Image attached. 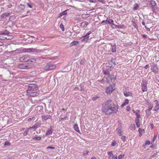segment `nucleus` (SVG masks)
<instances>
[{
	"label": "nucleus",
	"instance_id": "11",
	"mask_svg": "<svg viewBox=\"0 0 159 159\" xmlns=\"http://www.w3.org/2000/svg\"><path fill=\"white\" fill-rule=\"evenodd\" d=\"M18 67L22 69H27L28 68V66L25 64H21L18 66Z\"/></svg>",
	"mask_w": 159,
	"mask_h": 159
},
{
	"label": "nucleus",
	"instance_id": "41",
	"mask_svg": "<svg viewBox=\"0 0 159 159\" xmlns=\"http://www.w3.org/2000/svg\"><path fill=\"white\" fill-rule=\"evenodd\" d=\"M116 144V141L114 140L111 143V146H115Z\"/></svg>",
	"mask_w": 159,
	"mask_h": 159
},
{
	"label": "nucleus",
	"instance_id": "25",
	"mask_svg": "<svg viewBox=\"0 0 159 159\" xmlns=\"http://www.w3.org/2000/svg\"><path fill=\"white\" fill-rule=\"evenodd\" d=\"M138 131L139 133V136L141 137L143 133L144 132V130L143 129H141V128H139Z\"/></svg>",
	"mask_w": 159,
	"mask_h": 159
},
{
	"label": "nucleus",
	"instance_id": "4",
	"mask_svg": "<svg viewBox=\"0 0 159 159\" xmlns=\"http://www.w3.org/2000/svg\"><path fill=\"white\" fill-rule=\"evenodd\" d=\"M56 67L55 65L48 63L44 67V69L45 70H51L55 68Z\"/></svg>",
	"mask_w": 159,
	"mask_h": 159
},
{
	"label": "nucleus",
	"instance_id": "54",
	"mask_svg": "<svg viewBox=\"0 0 159 159\" xmlns=\"http://www.w3.org/2000/svg\"><path fill=\"white\" fill-rule=\"evenodd\" d=\"M136 125L137 127H139L140 126V123H136Z\"/></svg>",
	"mask_w": 159,
	"mask_h": 159
},
{
	"label": "nucleus",
	"instance_id": "18",
	"mask_svg": "<svg viewBox=\"0 0 159 159\" xmlns=\"http://www.w3.org/2000/svg\"><path fill=\"white\" fill-rule=\"evenodd\" d=\"M42 138V137H41L40 136H35L33 137L32 139L34 140L39 141L41 140Z\"/></svg>",
	"mask_w": 159,
	"mask_h": 159
},
{
	"label": "nucleus",
	"instance_id": "39",
	"mask_svg": "<svg viewBox=\"0 0 159 159\" xmlns=\"http://www.w3.org/2000/svg\"><path fill=\"white\" fill-rule=\"evenodd\" d=\"M67 118V117L66 116L63 118H60L59 119V122H61L63 120H65Z\"/></svg>",
	"mask_w": 159,
	"mask_h": 159
},
{
	"label": "nucleus",
	"instance_id": "13",
	"mask_svg": "<svg viewBox=\"0 0 159 159\" xmlns=\"http://www.w3.org/2000/svg\"><path fill=\"white\" fill-rule=\"evenodd\" d=\"M89 36L85 35L81 38V40L82 42H87L89 39Z\"/></svg>",
	"mask_w": 159,
	"mask_h": 159
},
{
	"label": "nucleus",
	"instance_id": "2",
	"mask_svg": "<svg viewBox=\"0 0 159 159\" xmlns=\"http://www.w3.org/2000/svg\"><path fill=\"white\" fill-rule=\"evenodd\" d=\"M27 86L28 89L27 90V95L30 97H34L38 95L39 93L38 86L35 84H30Z\"/></svg>",
	"mask_w": 159,
	"mask_h": 159
},
{
	"label": "nucleus",
	"instance_id": "63",
	"mask_svg": "<svg viewBox=\"0 0 159 159\" xmlns=\"http://www.w3.org/2000/svg\"><path fill=\"white\" fill-rule=\"evenodd\" d=\"M74 90H79V88L77 87H76L74 88Z\"/></svg>",
	"mask_w": 159,
	"mask_h": 159
},
{
	"label": "nucleus",
	"instance_id": "9",
	"mask_svg": "<svg viewBox=\"0 0 159 159\" xmlns=\"http://www.w3.org/2000/svg\"><path fill=\"white\" fill-rule=\"evenodd\" d=\"M113 90V89L112 87L110 86L106 89V91L107 93L110 94Z\"/></svg>",
	"mask_w": 159,
	"mask_h": 159
},
{
	"label": "nucleus",
	"instance_id": "53",
	"mask_svg": "<svg viewBox=\"0 0 159 159\" xmlns=\"http://www.w3.org/2000/svg\"><path fill=\"white\" fill-rule=\"evenodd\" d=\"M34 118V117H33L31 118H29L28 120V121L29 122L31 121V120H33V119Z\"/></svg>",
	"mask_w": 159,
	"mask_h": 159
},
{
	"label": "nucleus",
	"instance_id": "3",
	"mask_svg": "<svg viewBox=\"0 0 159 159\" xmlns=\"http://www.w3.org/2000/svg\"><path fill=\"white\" fill-rule=\"evenodd\" d=\"M147 84L148 83L146 80H142L141 84V86L142 87V90L143 92L147 91L148 90Z\"/></svg>",
	"mask_w": 159,
	"mask_h": 159
},
{
	"label": "nucleus",
	"instance_id": "43",
	"mask_svg": "<svg viewBox=\"0 0 159 159\" xmlns=\"http://www.w3.org/2000/svg\"><path fill=\"white\" fill-rule=\"evenodd\" d=\"M27 6L30 8H32L33 7L32 6L31 4H30V3H27Z\"/></svg>",
	"mask_w": 159,
	"mask_h": 159
},
{
	"label": "nucleus",
	"instance_id": "44",
	"mask_svg": "<svg viewBox=\"0 0 159 159\" xmlns=\"http://www.w3.org/2000/svg\"><path fill=\"white\" fill-rule=\"evenodd\" d=\"M47 149H55V147H51V146H48L46 148Z\"/></svg>",
	"mask_w": 159,
	"mask_h": 159
},
{
	"label": "nucleus",
	"instance_id": "33",
	"mask_svg": "<svg viewBox=\"0 0 159 159\" xmlns=\"http://www.w3.org/2000/svg\"><path fill=\"white\" fill-rule=\"evenodd\" d=\"M78 43V41H73L70 43V45L71 46H72L74 45H76Z\"/></svg>",
	"mask_w": 159,
	"mask_h": 159
},
{
	"label": "nucleus",
	"instance_id": "37",
	"mask_svg": "<svg viewBox=\"0 0 159 159\" xmlns=\"http://www.w3.org/2000/svg\"><path fill=\"white\" fill-rule=\"evenodd\" d=\"M116 27L117 28H118L120 29V28H124V25H116Z\"/></svg>",
	"mask_w": 159,
	"mask_h": 159
},
{
	"label": "nucleus",
	"instance_id": "60",
	"mask_svg": "<svg viewBox=\"0 0 159 159\" xmlns=\"http://www.w3.org/2000/svg\"><path fill=\"white\" fill-rule=\"evenodd\" d=\"M149 65L148 64L146 65L145 66L144 68L145 69H147L149 67Z\"/></svg>",
	"mask_w": 159,
	"mask_h": 159
},
{
	"label": "nucleus",
	"instance_id": "15",
	"mask_svg": "<svg viewBox=\"0 0 159 159\" xmlns=\"http://www.w3.org/2000/svg\"><path fill=\"white\" fill-rule=\"evenodd\" d=\"M89 24L88 22L87 21H83L81 23V26L83 28L86 27Z\"/></svg>",
	"mask_w": 159,
	"mask_h": 159
},
{
	"label": "nucleus",
	"instance_id": "36",
	"mask_svg": "<svg viewBox=\"0 0 159 159\" xmlns=\"http://www.w3.org/2000/svg\"><path fill=\"white\" fill-rule=\"evenodd\" d=\"M60 28L61 29L62 31H64V28L63 25L62 23L60 24Z\"/></svg>",
	"mask_w": 159,
	"mask_h": 159
},
{
	"label": "nucleus",
	"instance_id": "35",
	"mask_svg": "<svg viewBox=\"0 0 159 159\" xmlns=\"http://www.w3.org/2000/svg\"><path fill=\"white\" fill-rule=\"evenodd\" d=\"M31 128V127L28 128L26 130H25L23 133V135L24 136H26L28 133L29 132V129Z\"/></svg>",
	"mask_w": 159,
	"mask_h": 159
},
{
	"label": "nucleus",
	"instance_id": "28",
	"mask_svg": "<svg viewBox=\"0 0 159 159\" xmlns=\"http://www.w3.org/2000/svg\"><path fill=\"white\" fill-rule=\"evenodd\" d=\"M116 130L119 134H120V135H121L122 134V132L121 131V128L119 127Z\"/></svg>",
	"mask_w": 159,
	"mask_h": 159
},
{
	"label": "nucleus",
	"instance_id": "31",
	"mask_svg": "<svg viewBox=\"0 0 159 159\" xmlns=\"http://www.w3.org/2000/svg\"><path fill=\"white\" fill-rule=\"evenodd\" d=\"M139 7V5L138 4V3H136V4H135L134 5V7L133 8V10L134 11H135V10H136Z\"/></svg>",
	"mask_w": 159,
	"mask_h": 159
},
{
	"label": "nucleus",
	"instance_id": "17",
	"mask_svg": "<svg viewBox=\"0 0 159 159\" xmlns=\"http://www.w3.org/2000/svg\"><path fill=\"white\" fill-rule=\"evenodd\" d=\"M151 70L153 71L157 72L158 71V69L157 66L155 65L152 66V67L151 68Z\"/></svg>",
	"mask_w": 159,
	"mask_h": 159
},
{
	"label": "nucleus",
	"instance_id": "26",
	"mask_svg": "<svg viewBox=\"0 0 159 159\" xmlns=\"http://www.w3.org/2000/svg\"><path fill=\"white\" fill-rule=\"evenodd\" d=\"M112 48L111 51L112 52H116V46L115 45H111Z\"/></svg>",
	"mask_w": 159,
	"mask_h": 159
},
{
	"label": "nucleus",
	"instance_id": "12",
	"mask_svg": "<svg viewBox=\"0 0 159 159\" xmlns=\"http://www.w3.org/2000/svg\"><path fill=\"white\" fill-rule=\"evenodd\" d=\"M30 59H29V61H28V63H34L36 61V59L35 58L30 56Z\"/></svg>",
	"mask_w": 159,
	"mask_h": 159
},
{
	"label": "nucleus",
	"instance_id": "52",
	"mask_svg": "<svg viewBox=\"0 0 159 159\" xmlns=\"http://www.w3.org/2000/svg\"><path fill=\"white\" fill-rule=\"evenodd\" d=\"M139 121H140V120H139V119H138V118L135 119V123H139Z\"/></svg>",
	"mask_w": 159,
	"mask_h": 159
},
{
	"label": "nucleus",
	"instance_id": "30",
	"mask_svg": "<svg viewBox=\"0 0 159 159\" xmlns=\"http://www.w3.org/2000/svg\"><path fill=\"white\" fill-rule=\"evenodd\" d=\"M150 4L152 7H154L156 5V3L154 1L151 0V2H150Z\"/></svg>",
	"mask_w": 159,
	"mask_h": 159
},
{
	"label": "nucleus",
	"instance_id": "40",
	"mask_svg": "<svg viewBox=\"0 0 159 159\" xmlns=\"http://www.w3.org/2000/svg\"><path fill=\"white\" fill-rule=\"evenodd\" d=\"M10 145V143L8 141H6L4 143V145L9 146Z\"/></svg>",
	"mask_w": 159,
	"mask_h": 159
},
{
	"label": "nucleus",
	"instance_id": "7",
	"mask_svg": "<svg viewBox=\"0 0 159 159\" xmlns=\"http://www.w3.org/2000/svg\"><path fill=\"white\" fill-rule=\"evenodd\" d=\"M41 118L43 121H46L49 119H51V116L50 115H43L42 116Z\"/></svg>",
	"mask_w": 159,
	"mask_h": 159
},
{
	"label": "nucleus",
	"instance_id": "34",
	"mask_svg": "<svg viewBox=\"0 0 159 159\" xmlns=\"http://www.w3.org/2000/svg\"><path fill=\"white\" fill-rule=\"evenodd\" d=\"M40 126L37 123L35 124L34 126H32V128L34 129H37Z\"/></svg>",
	"mask_w": 159,
	"mask_h": 159
},
{
	"label": "nucleus",
	"instance_id": "46",
	"mask_svg": "<svg viewBox=\"0 0 159 159\" xmlns=\"http://www.w3.org/2000/svg\"><path fill=\"white\" fill-rule=\"evenodd\" d=\"M98 1L102 3V4H105V1L104 0H97Z\"/></svg>",
	"mask_w": 159,
	"mask_h": 159
},
{
	"label": "nucleus",
	"instance_id": "48",
	"mask_svg": "<svg viewBox=\"0 0 159 159\" xmlns=\"http://www.w3.org/2000/svg\"><path fill=\"white\" fill-rule=\"evenodd\" d=\"M121 139L123 141H125L126 140V137L125 136H122Z\"/></svg>",
	"mask_w": 159,
	"mask_h": 159
},
{
	"label": "nucleus",
	"instance_id": "10",
	"mask_svg": "<svg viewBox=\"0 0 159 159\" xmlns=\"http://www.w3.org/2000/svg\"><path fill=\"white\" fill-rule=\"evenodd\" d=\"M154 102L156 104L154 110L155 111H157L159 110V104L158 102V101L157 100L154 101Z\"/></svg>",
	"mask_w": 159,
	"mask_h": 159
},
{
	"label": "nucleus",
	"instance_id": "23",
	"mask_svg": "<svg viewBox=\"0 0 159 159\" xmlns=\"http://www.w3.org/2000/svg\"><path fill=\"white\" fill-rule=\"evenodd\" d=\"M131 22L132 24V25L134 27L138 30V27L135 21L133 20Z\"/></svg>",
	"mask_w": 159,
	"mask_h": 159
},
{
	"label": "nucleus",
	"instance_id": "22",
	"mask_svg": "<svg viewBox=\"0 0 159 159\" xmlns=\"http://www.w3.org/2000/svg\"><path fill=\"white\" fill-rule=\"evenodd\" d=\"M74 128L75 130L78 133H80V131L78 127V125L77 124H75L74 126Z\"/></svg>",
	"mask_w": 159,
	"mask_h": 159
},
{
	"label": "nucleus",
	"instance_id": "58",
	"mask_svg": "<svg viewBox=\"0 0 159 159\" xmlns=\"http://www.w3.org/2000/svg\"><path fill=\"white\" fill-rule=\"evenodd\" d=\"M7 6L8 8H10L11 7L12 5L10 3H9L8 5H7Z\"/></svg>",
	"mask_w": 159,
	"mask_h": 159
},
{
	"label": "nucleus",
	"instance_id": "6",
	"mask_svg": "<svg viewBox=\"0 0 159 159\" xmlns=\"http://www.w3.org/2000/svg\"><path fill=\"white\" fill-rule=\"evenodd\" d=\"M114 21L111 19H108V18L106 20H103L101 23V24L102 25H104V24H107L108 23V24H111L112 25H114L113 24Z\"/></svg>",
	"mask_w": 159,
	"mask_h": 159
},
{
	"label": "nucleus",
	"instance_id": "62",
	"mask_svg": "<svg viewBox=\"0 0 159 159\" xmlns=\"http://www.w3.org/2000/svg\"><path fill=\"white\" fill-rule=\"evenodd\" d=\"M152 107H153L152 106L150 107H149V109L147 110H148V111H150V110H151L152 109Z\"/></svg>",
	"mask_w": 159,
	"mask_h": 159
},
{
	"label": "nucleus",
	"instance_id": "24",
	"mask_svg": "<svg viewBox=\"0 0 159 159\" xmlns=\"http://www.w3.org/2000/svg\"><path fill=\"white\" fill-rule=\"evenodd\" d=\"M129 102V100L128 99H126L125 100L123 103L121 105V107H123L124 106L128 104Z\"/></svg>",
	"mask_w": 159,
	"mask_h": 159
},
{
	"label": "nucleus",
	"instance_id": "45",
	"mask_svg": "<svg viewBox=\"0 0 159 159\" xmlns=\"http://www.w3.org/2000/svg\"><path fill=\"white\" fill-rule=\"evenodd\" d=\"M140 112V110H136L135 111L134 113H135L136 114V115L138 114Z\"/></svg>",
	"mask_w": 159,
	"mask_h": 159
},
{
	"label": "nucleus",
	"instance_id": "16",
	"mask_svg": "<svg viewBox=\"0 0 159 159\" xmlns=\"http://www.w3.org/2000/svg\"><path fill=\"white\" fill-rule=\"evenodd\" d=\"M10 15V13H9L8 12H6L5 13H4L2 15L1 17H2V18H5L6 17H8Z\"/></svg>",
	"mask_w": 159,
	"mask_h": 159
},
{
	"label": "nucleus",
	"instance_id": "51",
	"mask_svg": "<svg viewBox=\"0 0 159 159\" xmlns=\"http://www.w3.org/2000/svg\"><path fill=\"white\" fill-rule=\"evenodd\" d=\"M123 157V155H120L118 156V158L119 159H121Z\"/></svg>",
	"mask_w": 159,
	"mask_h": 159
},
{
	"label": "nucleus",
	"instance_id": "42",
	"mask_svg": "<svg viewBox=\"0 0 159 159\" xmlns=\"http://www.w3.org/2000/svg\"><path fill=\"white\" fill-rule=\"evenodd\" d=\"M80 91H83L84 90V86L81 84H80Z\"/></svg>",
	"mask_w": 159,
	"mask_h": 159
},
{
	"label": "nucleus",
	"instance_id": "8",
	"mask_svg": "<svg viewBox=\"0 0 159 159\" xmlns=\"http://www.w3.org/2000/svg\"><path fill=\"white\" fill-rule=\"evenodd\" d=\"M39 50L33 48H27L25 49V52H38Z\"/></svg>",
	"mask_w": 159,
	"mask_h": 159
},
{
	"label": "nucleus",
	"instance_id": "5",
	"mask_svg": "<svg viewBox=\"0 0 159 159\" xmlns=\"http://www.w3.org/2000/svg\"><path fill=\"white\" fill-rule=\"evenodd\" d=\"M30 57V56L28 55H25L20 58V61L23 62H28Z\"/></svg>",
	"mask_w": 159,
	"mask_h": 159
},
{
	"label": "nucleus",
	"instance_id": "27",
	"mask_svg": "<svg viewBox=\"0 0 159 159\" xmlns=\"http://www.w3.org/2000/svg\"><path fill=\"white\" fill-rule=\"evenodd\" d=\"M68 11H69V9H67L61 13L60 16L66 15L67 14V12Z\"/></svg>",
	"mask_w": 159,
	"mask_h": 159
},
{
	"label": "nucleus",
	"instance_id": "14",
	"mask_svg": "<svg viewBox=\"0 0 159 159\" xmlns=\"http://www.w3.org/2000/svg\"><path fill=\"white\" fill-rule=\"evenodd\" d=\"M9 33V31L7 30H5L3 31H1L0 32V35H8Z\"/></svg>",
	"mask_w": 159,
	"mask_h": 159
},
{
	"label": "nucleus",
	"instance_id": "64",
	"mask_svg": "<svg viewBox=\"0 0 159 159\" xmlns=\"http://www.w3.org/2000/svg\"><path fill=\"white\" fill-rule=\"evenodd\" d=\"M142 23L143 25H145V23L144 22V20H143V21L142 22Z\"/></svg>",
	"mask_w": 159,
	"mask_h": 159
},
{
	"label": "nucleus",
	"instance_id": "20",
	"mask_svg": "<svg viewBox=\"0 0 159 159\" xmlns=\"http://www.w3.org/2000/svg\"><path fill=\"white\" fill-rule=\"evenodd\" d=\"M52 129L51 128H49L47 130L46 133V135H50L52 134Z\"/></svg>",
	"mask_w": 159,
	"mask_h": 159
},
{
	"label": "nucleus",
	"instance_id": "61",
	"mask_svg": "<svg viewBox=\"0 0 159 159\" xmlns=\"http://www.w3.org/2000/svg\"><path fill=\"white\" fill-rule=\"evenodd\" d=\"M86 16H87V15H86V14H83L82 16L83 18H86Z\"/></svg>",
	"mask_w": 159,
	"mask_h": 159
},
{
	"label": "nucleus",
	"instance_id": "47",
	"mask_svg": "<svg viewBox=\"0 0 159 159\" xmlns=\"http://www.w3.org/2000/svg\"><path fill=\"white\" fill-rule=\"evenodd\" d=\"M150 143V142L149 140H147L145 143L146 145H149Z\"/></svg>",
	"mask_w": 159,
	"mask_h": 159
},
{
	"label": "nucleus",
	"instance_id": "59",
	"mask_svg": "<svg viewBox=\"0 0 159 159\" xmlns=\"http://www.w3.org/2000/svg\"><path fill=\"white\" fill-rule=\"evenodd\" d=\"M135 126L134 125H131V129H134Z\"/></svg>",
	"mask_w": 159,
	"mask_h": 159
},
{
	"label": "nucleus",
	"instance_id": "50",
	"mask_svg": "<svg viewBox=\"0 0 159 159\" xmlns=\"http://www.w3.org/2000/svg\"><path fill=\"white\" fill-rule=\"evenodd\" d=\"M130 107L129 106H128L127 107V108H126V110H127L128 111H130Z\"/></svg>",
	"mask_w": 159,
	"mask_h": 159
},
{
	"label": "nucleus",
	"instance_id": "19",
	"mask_svg": "<svg viewBox=\"0 0 159 159\" xmlns=\"http://www.w3.org/2000/svg\"><path fill=\"white\" fill-rule=\"evenodd\" d=\"M132 94V93L129 92H126L124 93V95L127 97L129 96H131Z\"/></svg>",
	"mask_w": 159,
	"mask_h": 159
},
{
	"label": "nucleus",
	"instance_id": "38",
	"mask_svg": "<svg viewBox=\"0 0 159 159\" xmlns=\"http://www.w3.org/2000/svg\"><path fill=\"white\" fill-rule=\"evenodd\" d=\"M19 8H20V9L23 10L25 8V6L24 5L22 4H20L19 6Z\"/></svg>",
	"mask_w": 159,
	"mask_h": 159
},
{
	"label": "nucleus",
	"instance_id": "21",
	"mask_svg": "<svg viewBox=\"0 0 159 159\" xmlns=\"http://www.w3.org/2000/svg\"><path fill=\"white\" fill-rule=\"evenodd\" d=\"M115 59L114 58H112L111 60L109 61V63L110 64L111 66H112L113 64L115 65Z\"/></svg>",
	"mask_w": 159,
	"mask_h": 159
},
{
	"label": "nucleus",
	"instance_id": "1",
	"mask_svg": "<svg viewBox=\"0 0 159 159\" xmlns=\"http://www.w3.org/2000/svg\"><path fill=\"white\" fill-rule=\"evenodd\" d=\"M118 108V105L116 104L112 100H109L102 104V110L106 115H109L117 113Z\"/></svg>",
	"mask_w": 159,
	"mask_h": 159
},
{
	"label": "nucleus",
	"instance_id": "29",
	"mask_svg": "<svg viewBox=\"0 0 159 159\" xmlns=\"http://www.w3.org/2000/svg\"><path fill=\"white\" fill-rule=\"evenodd\" d=\"M103 74L105 75H110L109 71L107 70H103Z\"/></svg>",
	"mask_w": 159,
	"mask_h": 159
},
{
	"label": "nucleus",
	"instance_id": "55",
	"mask_svg": "<svg viewBox=\"0 0 159 159\" xmlns=\"http://www.w3.org/2000/svg\"><path fill=\"white\" fill-rule=\"evenodd\" d=\"M92 33V32L91 31H89L88 33H87L86 34V35H87V36H89V35L90 34Z\"/></svg>",
	"mask_w": 159,
	"mask_h": 159
},
{
	"label": "nucleus",
	"instance_id": "32",
	"mask_svg": "<svg viewBox=\"0 0 159 159\" xmlns=\"http://www.w3.org/2000/svg\"><path fill=\"white\" fill-rule=\"evenodd\" d=\"M108 154L109 155L110 158H112L114 157L113 154L112 153V152L110 151L107 152Z\"/></svg>",
	"mask_w": 159,
	"mask_h": 159
},
{
	"label": "nucleus",
	"instance_id": "57",
	"mask_svg": "<svg viewBox=\"0 0 159 159\" xmlns=\"http://www.w3.org/2000/svg\"><path fill=\"white\" fill-rule=\"evenodd\" d=\"M136 118L139 119L140 117V115L139 114H138L136 115Z\"/></svg>",
	"mask_w": 159,
	"mask_h": 159
},
{
	"label": "nucleus",
	"instance_id": "56",
	"mask_svg": "<svg viewBox=\"0 0 159 159\" xmlns=\"http://www.w3.org/2000/svg\"><path fill=\"white\" fill-rule=\"evenodd\" d=\"M98 98V97H93V101L96 100Z\"/></svg>",
	"mask_w": 159,
	"mask_h": 159
},
{
	"label": "nucleus",
	"instance_id": "49",
	"mask_svg": "<svg viewBox=\"0 0 159 159\" xmlns=\"http://www.w3.org/2000/svg\"><path fill=\"white\" fill-rule=\"evenodd\" d=\"M142 36L143 38H144L146 39H147V35L144 34L142 35Z\"/></svg>",
	"mask_w": 159,
	"mask_h": 159
}]
</instances>
